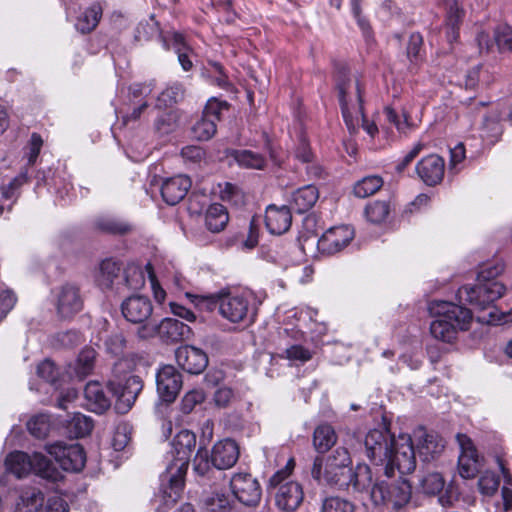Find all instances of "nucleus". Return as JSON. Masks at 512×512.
Returning <instances> with one entry per match:
<instances>
[{
	"instance_id": "39",
	"label": "nucleus",
	"mask_w": 512,
	"mask_h": 512,
	"mask_svg": "<svg viewBox=\"0 0 512 512\" xmlns=\"http://www.w3.org/2000/svg\"><path fill=\"white\" fill-rule=\"evenodd\" d=\"M390 213L389 203L386 201H374L365 208V216L371 223L380 224L384 222Z\"/></svg>"
},
{
	"instance_id": "47",
	"label": "nucleus",
	"mask_w": 512,
	"mask_h": 512,
	"mask_svg": "<svg viewBox=\"0 0 512 512\" xmlns=\"http://www.w3.org/2000/svg\"><path fill=\"white\" fill-rule=\"evenodd\" d=\"M494 41L501 52L512 51V28L507 25L497 27Z\"/></svg>"
},
{
	"instance_id": "30",
	"label": "nucleus",
	"mask_w": 512,
	"mask_h": 512,
	"mask_svg": "<svg viewBox=\"0 0 512 512\" xmlns=\"http://www.w3.org/2000/svg\"><path fill=\"white\" fill-rule=\"evenodd\" d=\"M44 503V495L36 487H27L21 490L16 503V512H38Z\"/></svg>"
},
{
	"instance_id": "42",
	"label": "nucleus",
	"mask_w": 512,
	"mask_h": 512,
	"mask_svg": "<svg viewBox=\"0 0 512 512\" xmlns=\"http://www.w3.org/2000/svg\"><path fill=\"white\" fill-rule=\"evenodd\" d=\"M125 285L130 290H139L145 285V272L138 265H129L124 272Z\"/></svg>"
},
{
	"instance_id": "7",
	"label": "nucleus",
	"mask_w": 512,
	"mask_h": 512,
	"mask_svg": "<svg viewBox=\"0 0 512 512\" xmlns=\"http://www.w3.org/2000/svg\"><path fill=\"white\" fill-rule=\"evenodd\" d=\"M6 468L18 478H22L33 471L36 475L52 481L61 478V474L53 463L41 453L32 456L16 451L10 453L5 460Z\"/></svg>"
},
{
	"instance_id": "17",
	"label": "nucleus",
	"mask_w": 512,
	"mask_h": 512,
	"mask_svg": "<svg viewBox=\"0 0 512 512\" xmlns=\"http://www.w3.org/2000/svg\"><path fill=\"white\" fill-rule=\"evenodd\" d=\"M355 236L354 229L349 225H341L328 229L318 240V249L329 255L342 251Z\"/></svg>"
},
{
	"instance_id": "13",
	"label": "nucleus",
	"mask_w": 512,
	"mask_h": 512,
	"mask_svg": "<svg viewBox=\"0 0 512 512\" xmlns=\"http://www.w3.org/2000/svg\"><path fill=\"white\" fill-rule=\"evenodd\" d=\"M56 311L60 318H71L83 308L80 288L72 283H65L55 291Z\"/></svg>"
},
{
	"instance_id": "57",
	"label": "nucleus",
	"mask_w": 512,
	"mask_h": 512,
	"mask_svg": "<svg viewBox=\"0 0 512 512\" xmlns=\"http://www.w3.org/2000/svg\"><path fill=\"white\" fill-rule=\"evenodd\" d=\"M37 374L47 382L54 383L59 375L58 369L50 360H44L37 366Z\"/></svg>"
},
{
	"instance_id": "64",
	"label": "nucleus",
	"mask_w": 512,
	"mask_h": 512,
	"mask_svg": "<svg viewBox=\"0 0 512 512\" xmlns=\"http://www.w3.org/2000/svg\"><path fill=\"white\" fill-rule=\"evenodd\" d=\"M46 512H69V507L63 498L52 496L47 501Z\"/></svg>"
},
{
	"instance_id": "43",
	"label": "nucleus",
	"mask_w": 512,
	"mask_h": 512,
	"mask_svg": "<svg viewBox=\"0 0 512 512\" xmlns=\"http://www.w3.org/2000/svg\"><path fill=\"white\" fill-rule=\"evenodd\" d=\"M96 351L91 347L84 348L77 359L76 372L80 376H87L94 367Z\"/></svg>"
},
{
	"instance_id": "2",
	"label": "nucleus",
	"mask_w": 512,
	"mask_h": 512,
	"mask_svg": "<svg viewBox=\"0 0 512 512\" xmlns=\"http://www.w3.org/2000/svg\"><path fill=\"white\" fill-rule=\"evenodd\" d=\"M196 436L189 430L178 432L171 443L172 460L161 475L162 494L161 504L156 512H167L180 499L184 489V479L189 461L195 450Z\"/></svg>"
},
{
	"instance_id": "55",
	"label": "nucleus",
	"mask_w": 512,
	"mask_h": 512,
	"mask_svg": "<svg viewBox=\"0 0 512 512\" xmlns=\"http://www.w3.org/2000/svg\"><path fill=\"white\" fill-rule=\"evenodd\" d=\"M184 94V90L181 84L175 83L167 87L159 96L158 100L163 102L165 105H171L179 101Z\"/></svg>"
},
{
	"instance_id": "41",
	"label": "nucleus",
	"mask_w": 512,
	"mask_h": 512,
	"mask_svg": "<svg viewBox=\"0 0 512 512\" xmlns=\"http://www.w3.org/2000/svg\"><path fill=\"white\" fill-rule=\"evenodd\" d=\"M51 428L50 417L46 414H39L31 418L27 423V429L36 438H45Z\"/></svg>"
},
{
	"instance_id": "25",
	"label": "nucleus",
	"mask_w": 512,
	"mask_h": 512,
	"mask_svg": "<svg viewBox=\"0 0 512 512\" xmlns=\"http://www.w3.org/2000/svg\"><path fill=\"white\" fill-rule=\"evenodd\" d=\"M292 223L291 211L287 206L269 205L265 212V225L273 235L287 232Z\"/></svg>"
},
{
	"instance_id": "34",
	"label": "nucleus",
	"mask_w": 512,
	"mask_h": 512,
	"mask_svg": "<svg viewBox=\"0 0 512 512\" xmlns=\"http://www.w3.org/2000/svg\"><path fill=\"white\" fill-rule=\"evenodd\" d=\"M120 272L119 265L111 260L106 259L101 262L99 272L96 276V282L102 289H109L112 287L114 280L118 277Z\"/></svg>"
},
{
	"instance_id": "59",
	"label": "nucleus",
	"mask_w": 512,
	"mask_h": 512,
	"mask_svg": "<svg viewBox=\"0 0 512 512\" xmlns=\"http://www.w3.org/2000/svg\"><path fill=\"white\" fill-rule=\"evenodd\" d=\"M27 172H22L14 179L10 181L8 185L1 187L2 197L5 199H11L15 196L16 190L27 182Z\"/></svg>"
},
{
	"instance_id": "20",
	"label": "nucleus",
	"mask_w": 512,
	"mask_h": 512,
	"mask_svg": "<svg viewBox=\"0 0 512 512\" xmlns=\"http://www.w3.org/2000/svg\"><path fill=\"white\" fill-rule=\"evenodd\" d=\"M121 310L127 321L142 324L150 319L153 306L148 297L132 295L122 302Z\"/></svg>"
},
{
	"instance_id": "5",
	"label": "nucleus",
	"mask_w": 512,
	"mask_h": 512,
	"mask_svg": "<svg viewBox=\"0 0 512 512\" xmlns=\"http://www.w3.org/2000/svg\"><path fill=\"white\" fill-rule=\"evenodd\" d=\"M334 79L343 119L348 130L354 132L357 124L354 123L353 112L362 114L363 106L360 82L351 76L348 67L344 64L336 66Z\"/></svg>"
},
{
	"instance_id": "16",
	"label": "nucleus",
	"mask_w": 512,
	"mask_h": 512,
	"mask_svg": "<svg viewBox=\"0 0 512 512\" xmlns=\"http://www.w3.org/2000/svg\"><path fill=\"white\" fill-rule=\"evenodd\" d=\"M182 375L173 365H164L156 373V388L160 399L173 402L182 388Z\"/></svg>"
},
{
	"instance_id": "18",
	"label": "nucleus",
	"mask_w": 512,
	"mask_h": 512,
	"mask_svg": "<svg viewBox=\"0 0 512 512\" xmlns=\"http://www.w3.org/2000/svg\"><path fill=\"white\" fill-rule=\"evenodd\" d=\"M457 441L461 450L458 458L459 474L465 479L474 478L481 467L477 450L472 440L464 434H458Z\"/></svg>"
},
{
	"instance_id": "45",
	"label": "nucleus",
	"mask_w": 512,
	"mask_h": 512,
	"mask_svg": "<svg viewBox=\"0 0 512 512\" xmlns=\"http://www.w3.org/2000/svg\"><path fill=\"white\" fill-rule=\"evenodd\" d=\"M70 426L74 431L75 437L81 438L90 434L93 429V421L86 415L75 413Z\"/></svg>"
},
{
	"instance_id": "49",
	"label": "nucleus",
	"mask_w": 512,
	"mask_h": 512,
	"mask_svg": "<svg viewBox=\"0 0 512 512\" xmlns=\"http://www.w3.org/2000/svg\"><path fill=\"white\" fill-rule=\"evenodd\" d=\"M321 512H353V505L339 497H328L322 503Z\"/></svg>"
},
{
	"instance_id": "1",
	"label": "nucleus",
	"mask_w": 512,
	"mask_h": 512,
	"mask_svg": "<svg viewBox=\"0 0 512 512\" xmlns=\"http://www.w3.org/2000/svg\"><path fill=\"white\" fill-rule=\"evenodd\" d=\"M504 271L501 260H493L480 266L474 286L465 285L458 289L457 297L461 302L468 303L482 311H487L478 320L489 325L506 323L507 316L499 313L492 304L505 293V285L496 278Z\"/></svg>"
},
{
	"instance_id": "6",
	"label": "nucleus",
	"mask_w": 512,
	"mask_h": 512,
	"mask_svg": "<svg viewBox=\"0 0 512 512\" xmlns=\"http://www.w3.org/2000/svg\"><path fill=\"white\" fill-rule=\"evenodd\" d=\"M127 362L118 360L113 367V374L108 381V389L116 398L115 410L120 414L127 413L134 405L143 389V381L137 375L121 374Z\"/></svg>"
},
{
	"instance_id": "27",
	"label": "nucleus",
	"mask_w": 512,
	"mask_h": 512,
	"mask_svg": "<svg viewBox=\"0 0 512 512\" xmlns=\"http://www.w3.org/2000/svg\"><path fill=\"white\" fill-rule=\"evenodd\" d=\"M156 329L162 337L172 342L189 339L192 335V330L187 324L173 318L163 319L159 325L153 326L152 332Z\"/></svg>"
},
{
	"instance_id": "52",
	"label": "nucleus",
	"mask_w": 512,
	"mask_h": 512,
	"mask_svg": "<svg viewBox=\"0 0 512 512\" xmlns=\"http://www.w3.org/2000/svg\"><path fill=\"white\" fill-rule=\"evenodd\" d=\"M131 428L128 424H119L113 436V448L116 451L123 450L130 441Z\"/></svg>"
},
{
	"instance_id": "12",
	"label": "nucleus",
	"mask_w": 512,
	"mask_h": 512,
	"mask_svg": "<svg viewBox=\"0 0 512 512\" xmlns=\"http://www.w3.org/2000/svg\"><path fill=\"white\" fill-rule=\"evenodd\" d=\"M46 450L65 471L78 472L85 466L86 455L80 444L56 442L48 445Z\"/></svg>"
},
{
	"instance_id": "36",
	"label": "nucleus",
	"mask_w": 512,
	"mask_h": 512,
	"mask_svg": "<svg viewBox=\"0 0 512 512\" xmlns=\"http://www.w3.org/2000/svg\"><path fill=\"white\" fill-rule=\"evenodd\" d=\"M382 185L383 179L380 176H366L355 183L353 192L358 198H366L375 194Z\"/></svg>"
},
{
	"instance_id": "35",
	"label": "nucleus",
	"mask_w": 512,
	"mask_h": 512,
	"mask_svg": "<svg viewBox=\"0 0 512 512\" xmlns=\"http://www.w3.org/2000/svg\"><path fill=\"white\" fill-rule=\"evenodd\" d=\"M101 8L99 6H92L86 9L78 18L75 23V28L81 33H89L96 28L101 18Z\"/></svg>"
},
{
	"instance_id": "33",
	"label": "nucleus",
	"mask_w": 512,
	"mask_h": 512,
	"mask_svg": "<svg viewBox=\"0 0 512 512\" xmlns=\"http://www.w3.org/2000/svg\"><path fill=\"white\" fill-rule=\"evenodd\" d=\"M229 155L240 167L246 169H262L266 163L263 155L251 150H231Z\"/></svg>"
},
{
	"instance_id": "62",
	"label": "nucleus",
	"mask_w": 512,
	"mask_h": 512,
	"mask_svg": "<svg viewBox=\"0 0 512 512\" xmlns=\"http://www.w3.org/2000/svg\"><path fill=\"white\" fill-rule=\"evenodd\" d=\"M423 44V38L419 33L411 34L407 46V55L412 60L417 59Z\"/></svg>"
},
{
	"instance_id": "14",
	"label": "nucleus",
	"mask_w": 512,
	"mask_h": 512,
	"mask_svg": "<svg viewBox=\"0 0 512 512\" xmlns=\"http://www.w3.org/2000/svg\"><path fill=\"white\" fill-rule=\"evenodd\" d=\"M389 430L374 429L367 433L364 446L367 457L376 465H383L389 457L392 442L395 441Z\"/></svg>"
},
{
	"instance_id": "51",
	"label": "nucleus",
	"mask_w": 512,
	"mask_h": 512,
	"mask_svg": "<svg viewBox=\"0 0 512 512\" xmlns=\"http://www.w3.org/2000/svg\"><path fill=\"white\" fill-rule=\"evenodd\" d=\"M205 396L202 390H191L187 392L180 405V409L183 413L189 414L196 405L203 402Z\"/></svg>"
},
{
	"instance_id": "58",
	"label": "nucleus",
	"mask_w": 512,
	"mask_h": 512,
	"mask_svg": "<svg viewBox=\"0 0 512 512\" xmlns=\"http://www.w3.org/2000/svg\"><path fill=\"white\" fill-rule=\"evenodd\" d=\"M427 145L422 140L415 143L413 148L396 164L397 172H403L406 167L420 154V152L426 148Z\"/></svg>"
},
{
	"instance_id": "24",
	"label": "nucleus",
	"mask_w": 512,
	"mask_h": 512,
	"mask_svg": "<svg viewBox=\"0 0 512 512\" xmlns=\"http://www.w3.org/2000/svg\"><path fill=\"white\" fill-rule=\"evenodd\" d=\"M417 439V451L419 457L429 462L439 456L444 447L443 439L435 433H427L423 428H419L414 433Z\"/></svg>"
},
{
	"instance_id": "54",
	"label": "nucleus",
	"mask_w": 512,
	"mask_h": 512,
	"mask_svg": "<svg viewBox=\"0 0 512 512\" xmlns=\"http://www.w3.org/2000/svg\"><path fill=\"white\" fill-rule=\"evenodd\" d=\"M126 340L121 333H114L105 340V347L108 353L119 356L123 353Z\"/></svg>"
},
{
	"instance_id": "22",
	"label": "nucleus",
	"mask_w": 512,
	"mask_h": 512,
	"mask_svg": "<svg viewBox=\"0 0 512 512\" xmlns=\"http://www.w3.org/2000/svg\"><path fill=\"white\" fill-rule=\"evenodd\" d=\"M239 454L238 444L232 439H224L214 444L211 462L217 469H229L236 464Z\"/></svg>"
},
{
	"instance_id": "63",
	"label": "nucleus",
	"mask_w": 512,
	"mask_h": 512,
	"mask_svg": "<svg viewBox=\"0 0 512 512\" xmlns=\"http://www.w3.org/2000/svg\"><path fill=\"white\" fill-rule=\"evenodd\" d=\"M286 357L289 360L293 361H301L305 362L311 358V355L308 350L304 349L302 346L294 345L285 351Z\"/></svg>"
},
{
	"instance_id": "53",
	"label": "nucleus",
	"mask_w": 512,
	"mask_h": 512,
	"mask_svg": "<svg viewBox=\"0 0 512 512\" xmlns=\"http://www.w3.org/2000/svg\"><path fill=\"white\" fill-rule=\"evenodd\" d=\"M43 140L38 133H32L27 145V164L32 166L35 164L37 157L41 151Z\"/></svg>"
},
{
	"instance_id": "40",
	"label": "nucleus",
	"mask_w": 512,
	"mask_h": 512,
	"mask_svg": "<svg viewBox=\"0 0 512 512\" xmlns=\"http://www.w3.org/2000/svg\"><path fill=\"white\" fill-rule=\"evenodd\" d=\"M216 130V123L209 118L202 116L192 126V136L199 141H207L215 135Z\"/></svg>"
},
{
	"instance_id": "60",
	"label": "nucleus",
	"mask_w": 512,
	"mask_h": 512,
	"mask_svg": "<svg viewBox=\"0 0 512 512\" xmlns=\"http://www.w3.org/2000/svg\"><path fill=\"white\" fill-rule=\"evenodd\" d=\"M144 269H145L146 273L148 274V278L150 280V283H151V286L153 289L155 300L159 303H162L165 300L166 292L161 288V286L157 282V279L154 274V270H153L151 263H147L145 265Z\"/></svg>"
},
{
	"instance_id": "61",
	"label": "nucleus",
	"mask_w": 512,
	"mask_h": 512,
	"mask_svg": "<svg viewBox=\"0 0 512 512\" xmlns=\"http://www.w3.org/2000/svg\"><path fill=\"white\" fill-rule=\"evenodd\" d=\"M16 297L11 291L0 292V321L14 307Z\"/></svg>"
},
{
	"instance_id": "15",
	"label": "nucleus",
	"mask_w": 512,
	"mask_h": 512,
	"mask_svg": "<svg viewBox=\"0 0 512 512\" xmlns=\"http://www.w3.org/2000/svg\"><path fill=\"white\" fill-rule=\"evenodd\" d=\"M230 487L239 502L255 506L261 499V488L257 479L249 473H237L230 480Z\"/></svg>"
},
{
	"instance_id": "56",
	"label": "nucleus",
	"mask_w": 512,
	"mask_h": 512,
	"mask_svg": "<svg viewBox=\"0 0 512 512\" xmlns=\"http://www.w3.org/2000/svg\"><path fill=\"white\" fill-rule=\"evenodd\" d=\"M227 109V103L218 101L217 99H210L204 110L202 116L209 118L213 122H217L220 120L221 112Z\"/></svg>"
},
{
	"instance_id": "44",
	"label": "nucleus",
	"mask_w": 512,
	"mask_h": 512,
	"mask_svg": "<svg viewBox=\"0 0 512 512\" xmlns=\"http://www.w3.org/2000/svg\"><path fill=\"white\" fill-rule=\"evenodd\" d=\"M500 485L499 477L491 471L484 472L478 480V488L482 495L493 496Z\"/></svg>"
},
{
	"instance_id": "26",
	"label": "nucleus",
	"mask_w": 512,
	"mask_h": 512,
	"mask_svg": "<svg viewBox=\"0 0 512 512\" xmlns=\"http://www.w3.org/2000/svg\"><path fill=\"white\" fill-rule=\"evenodd\" d=\"M446 10L445 16V32L449 43L457 41L459 37V29L465 16L462 0H444Z\"/></svg>"
},
{
	"instance_id": "37",
	"label": "nucleus",
	"mask_w": 512,
	"mask_h": 512,
	"mask_svg": "<svg viewBox=\"0 0 512 512\" xmlns=\"http://www.w3.org/2000/svg\"><path fill=\"white\" fill-rule=\"evenodd\" d=\"M204 506L210 512H229L231 501L225 492L215 491L203 500Z\"/></svg>"
},
{
	"instance_id": "19",
	"label": "nucleus",
	"mask_w": 512,
	"mask_h": 512,
	"mask_svg": "<svg viewBox=\"0 0 512 512\" xmlns=\"http://www.w3.org/2000/svg\"><path fill=\"white\" fill-rule=\"evenodd\" d=\"M175 358L177 364L190 374H200L208 365L207 354L202 349L191 345L178 347Z\"/></svg>"
},
{
	"instance_id": "11",
	"label": "nucleus",
	"mask_w": 512,
	"mask_h": 512,
	"mask_svg": "<svg viewBox=\"0 0 512 512\" xmlns=\"http://www.w3.org/2000/svg\"><path fill=\"white\" fill-rule=\"evenodd\" d=\"M371 498L376 505H385L400 511L411 498V487L406 481L395 484L382 481L373 486Z\"/></svg>"
},
{
	"instance_id": "50",
	"label": "nucleus",
	"mask_w": 512,
	"mask_h": 512,
	"mask_svg": "<svg viewBox=\"0 0 512 512\" xmlns=\"http://www.w3.org/2000/svg\"><path fill=\"white\" fill-rule=\"evenodd\" d=\"M177 115L173 111L164 112L155 121V129L161 135L173 131L177 125Z\"/></svg>"
},
{
	"instance_id": "48",
	"label": "nucleus",
	"mask_w": 512,
	"mask_h": 512,
	"mask_svg": "<svg viewBox=\"0 0 512 512\" xmlns=\"http://www.w3.org/2000/svg\"><path fill=\"white\" fill-rule=\"evenodd\" d=\"M482 131L483 133L481 134V136L483 138L490 139L491 142L496 141L502 133L498 116L484 117Z\"/></svg>"
},
{
	"instance_id": "28",
	"label": "nucleus",
	"mask_w": 512,
	"mask_h": 512,
	"mask_svg": "<svg viewBox=\"0 0 512 512\" xmlns=\"http://www.w3.org/2000/svg\"><path fill=\"white\" fill-rule=\"evenodd\" d=\"M84 397L87 408L92 412L101 414L111 406V401L105 395L99 382L92 381L87 383L84 388Z\"/></svg>"
},
{
	"instance_id": "9",
	"label": "nucleus",
	"mask_w": 512,
	"mask_h": 512,
	"mask_svg": "<svg viewBox=\"0 0 512 512\" xmlns=\"http://www.w3.org/2000/svg\"><path fill=\"white\" fill-rule=\"evenodd\" d=\"M295 466V461L290 458L286 466L277 471L269 480V487L278 490L275 494V501L277 506L285 511L295 510L303 500V490L301 485L295 481L285 480L290 476Z\"/></svg>"
},
{
	"instance_id": "3",
	"label": "nucleus",
	"mask_w": 512,
	"mask_h": 512,
	"mask_svg": "<svg viewBox=\"0 0 512 512\" xmlns=\"http://www.w3.org/2000/svg\"><path fill=\"white\" fill-rule=\"evenodd\" d=\"M352 460L344 447L335 449L326 459L316 457L311 475L320 484L337 486L341 489H364L370 481L368 466H358L356 472L351 468Z\"/></svg>"
},
{
	"instance_id": "10",
	"label": "nucleus",
	"mask_w": 512,
	"mask_h": 512,
	"mask_svg": "<svg viewBox=\"0 0 512 512\" xmlns=\"http://www.w3.org/2000/svg\"><path fill=\"white\" fill-rule=\"evenodd\" d=\"M390 455L384 462L385 474L388 477L394 475L395 469L400 474H408L414 471L416 467L415 450L412 439L409 435L402 434L392 442Z\"/></svg>"
},
{
	"instance_id": "31",
	"label": "nucleus",
	"mask_w": 512,
	"mask_h": 512,
	"mask_svg": "<svg viewBox=\"0 0 512 512\" xmlns=\"http://www.w3.org/2000/svg\"><path fill=\"white\" fill-rule=\"evenodd\" d=\"M229 221L227 209L219 203L211 204L205 214V225L213 233L222 231Z\"/></svg>"
},
{
	"instance_id": "4",
	"label": "nucleus",
	"mask_w": 512,
	"mask_h": 512,
	"mask_svg": "<svg viewBox=\"0 0 512 512\" xmlns=\"http://www.w3.org/2000/svg\"><path fill=\"white\" fill-rule=\"evenodd\" d=\"M430 313L436 317L430 324L431 335L440 341L451 343L459 330H467L472 321V312L447 301H434L429 305Z\"/></svg>"
},
{
	"instance_id": "23",
	"label": "nucleus",
	"mask_w": 512,
	"mask_h": 512,
	"mask_svg": "<svg viewBox=\"0 0 512 512\" xmlns=\"http://www.w3.org/2000/svg\"><path fill=\"white\" fill-rule=\"evenodd\" d=\"M192 181L186 175H176L163 180L161 184V196L168 205H176L187 195Z\"/></svg>"
},
{
	"instance_id": "32",
	"label": "nucleus",
	"mask_w": 512,
	"mask_h": 512,
	"mask_svg": "<svg viewBox=\"0 0 512 512\" xmlns=\"http://www.w3.org/2000/svg\"><path fill=\"white\" fill-rule=\"evenodd\" d=\"M337 440L336 433L332 426L321 424L317 426L313 433V445L319 453L328 451Z\"/></svg>"
},
{
	"instance_id": "8",
	"label": "nucleus",
	"mask_w": 512,
	"mask_h": 512,
	"mask_svg": "<svg viewBox=\"0 0 512 512\" xmlns=\"http://www.w3.org/2000/svg\"><path fill=\"white\" fill-rule=\"evenodd\" d=\"M218 305L220 315L231 323H252L256 309L249 292L223 293L211 297Z\"/></svg>"
},
{
	"instance_id": "38",
	"label": "nucleus",
	"mask_w": 512,
	"mask_h": 512,
	"mask_svg": "<svg viewBox=\"0 0 512 512\" xmlns=\"http://www.w3.org/2000/svg\"><path fill=\"white\" fill-rule=\"evenodd\" d=\"M97 229L111 234H125L130 231L131 227L126 222L118 220L111 216H101L95 221Z\"/></svg>"
},
{
	"instance_id": "46",
	"label": "nucleus",
	"mask_w": 512,
	"mask_h": 512,
	"mask_svg": "<svg viewBox=\"0 0 512 512\" xmlns=\"http://www.w3.org/2000/svg\"><path fill=\"white\" fill-rule=\"evenodd\" d=\"M422 490L425 494L436 495L444 488V480L439 473H430L421 480Z\"/></svg>"
},
{
	"instance_id": "29",
	"label": "nucleus",
	"mask_w": 512,
	"mask_h": 512,
	"mask_svg": "<svg viewBox=\"0 0 512 512\" xmlns=\"http://www.w3.org/2000/svg\"><path fill=\"white\" fill-rule=\"evenodd\" d=\"M319 198V191L314 185H306L292 193L290 205L297 213L310 210Z\"/></svg>"
},
{
	"instance_id": "21",
	"label": "nucleus",
	"mask_w": 512,
	"mask_h": 512,
	"mask_svg": "<svg viewBox=\"0 0 512 512\" xmlns=\"http://www.w3.org/2000/svg\"><path fill=\"white\" fill-rule=\"evenodd\" d=\"M444 170V159L437 154L422 158L416 165L419 178L428 186L440 183L444 177Z\"/></svg>"
}]
</instances>
